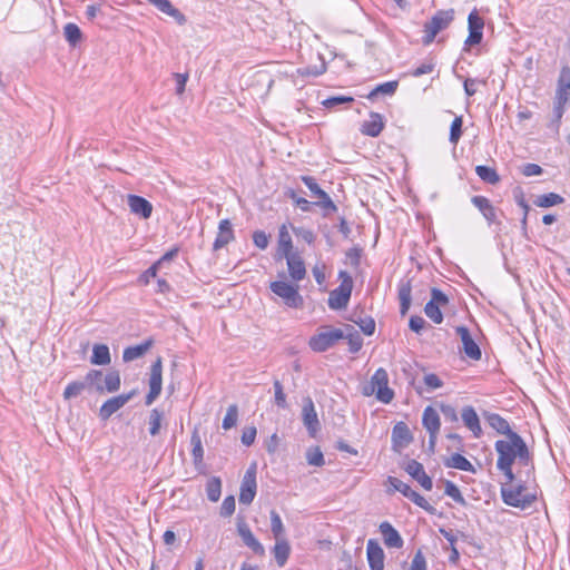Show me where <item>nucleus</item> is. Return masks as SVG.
Segmentation results:
<instances>
[{
	"mask_svg": "<svg viewBox=\"0 0 570 570\" xmlns=\"http://www.w3.org/2000/svg\"><path fill=\"white\" fill-rule=\"evenodd\" d=\"M498 453L497 466L508 480L527 482L522 476H529L533 466L525 442L517 433L495 442Z\"/></svg>",
	"mask_w": 570,
	"mask_h": 570,
	"instance_id": "f257e3e1",
	"label": "nucleus"
},
{
	"mask_svg": "<svg viewBox=\"0 0 570 570\" xmlns=\"http://www.w3.org/2000/svg\"><path fill=\"white\" fill-rule=\"evenodd\" d=\"M515 480L505 479L501 484V497L505 504L525 509L530 507L537 499L535 493L529 491L521 483H514Z\"/></svg>",
	"mask_w": 570,
	"mask_h": 570,
	"instance_id": "f03ea898",
	"label": "nucleus"
},
{
	"mask_svg": "<svg viewBox=\"0 0 570 570\" xmlns=\"http://www.w3.org/2000/svg\"><path fill=\"white\" fill-rule=\"evenodd\" d=\"M376 394V399L385 404L394 397V392L389 387V375L384 368H379L373 374L368 384L363 387V394L370 396Z\"/></svg>",
	"mask_w": 570,
	"mask_h": 570,
	"instance_id": "7ed1b4c3",
	"label": "nucleus"
},
{
	"mask_svg": "<svg viewBox=\"0 0 570 570\" xmlns=\"http://www.w3.org/2000/svg\"><path fill=\"white\" fill-rule=\"evenodd\" d=\"M338 278L341 279L340 286L333 289L328 296V306L332 309L345 308L353 289V279L347 272L341 271Z\"/></svg>",
	"mask_w": 570,
	"mask_h": 570,
	"instance_id": "20e7f679",
	"label": "nucleus"
},
{
	"mask_svg": "<svg viewBox=\"0 0 570 570\" xmlns=\"http://www.w3.org/2000/svg\"><path fill=\"white\" fill-rule=\"evenodd\" d=\"M269 288L275 295L281 297L288 307L298 308L303 306V297L298 292V285L276 281L271 283Z\"/></svg>",
	"mask_w": 570,
	"mask_h": 570,
	"instance_id": "39448f33",
	"label": "nucleus"
},
{
	"mask_svg": "<svg viewBox=\"0 0 570 570\" xmlns=\"http://www.w3.org/2000/svg\"><path fill=\"white\" fill-rule=\"evenodd\" d=\"M454 18V11L451 10H442L439 11L429 22L424 26V32L425 36L423 37V43L429 45L431 43L435 36L446 28L449 23Z\"/></svg>",
	"mask_w": 570,
	"mask_h": 570,
	"instance_id": "423d86ee",
	"label": "nucleus"
},
{
	"mask_svg": "<svg viewBox=\"0 0 570 570\" xmlns=\"http://www.w3.org/2000/svg\"><path fill=\"white\" fill-rule=\"evenodd\" d=\"M345 336V332L340 328H326L309 340V346L315 352H324L336 344Z\"/></svg>",
	"mask_w": 570,
	"mask_h": 570,
	"instance_id": "0eeeda50",
	"label": "nucleus"
},
{
	"mask_svg": "<svg viewBox=\"0 0 570 570\" xmlns=\"http://www.w3.org/2000/svg\"><path fill=\"white\" fill-rule=\"evenodd\" d=\"M256 464L253 463L243 476L239 492V502L245 505L250 504L256 495Z\"/></svg>",
	"mask_w": 570,
	"mask_h": 570,
	"instance_id": "6e6552de",
	"label": "nucleus"
},
{
	"mask_svg": "<svg viewBox=\"0 0 570 570\" xmlns=\"http://www.w3.org/2000/svg\"><path fill=\"white\" fill-rule=\"evenodd\" d=\"M432 297L424 307L425 315L435 324H440L443 320L441 306L448 303V297L436 288H432Z\"/></svg>",
	"mask_w": 570,
	"mask_h": 570,
	"instance_id": "1a4fd4ad",
	"label": "nucleus"
},
{
	"mask_svg": "<svg viewBox=\"0 0 570 570\" xmlns=\"http://www.w3.org/2000/svg\"><path fill=\"white\" fill-rule=\"evenodd\" d=\"M389 484L395 490L401 492L404 497L413 501L416 505L430 511L432 508L429 502L416 491L412 490L411 487L397 478L389 476Z\"/></svg>",
	"mask_w": 570,
	"mask_h": 570,
	"instance_id": "9d476101",
	"label": "nucleus"
},
{
	"mask_svg": "<svg viewBox=\"0 0 570 570\" xmlns=\"http://www.w3.org/2000/svg\"><path fill=\"white\" fill-rule=\"evenodd\" d=\"M469 36L465 38V45L475 46L483 39L484 20L474 10L468 17Z\"/></svg>",
	"mask_w": 570,
	"mask_h": 570,
	"instance_id": "9b49d317",
	"label": "nucleus"
},
{
	"mask_svg": "<svg viewBox=\"0 0 570 570\" xmlns=\"http://www.w3.org/2000/svg\"><path fill=\"white\" fill-rule=\"evenodd\" d=\"M161 360L158 358L150 368L149 393L146 396V405H150L160 394L163 385Z\"/></svg>",
	"mask_w": 570,
	"mask_h": 570,
	"instance_id": "f8f14e48",
	"label": "nucleus"
},
{
	"mask_svg": "<svg viewBox=\"0 0 570 570\" xmlns=\"http://www.w3.org/2000/svg\"><path fill=\"white\" fill-rule=\"evenodd\" d=\"M302 420L308 433L312 436H315L316 433L320 431L321 425L315 410V405L309 396L303 400Z\"/></svg>",
	"mask_w": 570,
	"mask_h": 570,
	"instance_id": "ddd939ff",
	"label": "nucleus"
},
{
	"mask_svg": "<svg viewBox=\"0 0 570 570\" xmlns=\"http://www.w3.org/2000/svg\"><path fill=\"white\" fill-rule=\"evenodd\" d=\"M135 395V391L128 394H121L115 397L107 400L99 410V416L102 421L108 420L114 413L120 410L125 404H127L132 396Z\"/></svg>",
	"mask_w": 570,
	"mask_h": 570,
	"instance_id": "4468645a",
	"label": "nucleus"
},
{
	"mask_svg": "<svg viewBox=\"0 0 570 570\" xmlns=\"http://www.w3.org/2000/svg\"><path fill=\"white\" fill-rule=\"evenodd\" d=\"M237 533L242 538L244 544L248 547L255 554L259 557L265 554V548L256 539L249 527L244 521L237 523Z\"/></svg>",
	"mask_w": 570,
	"mask_h": 570,
	"instance_id": "2eb2a0df",
	"label": "nucleus"
},
{
	"mask_svg": "<svg viewBox=\"0 0 570 570\" xmlns=\"http://www.w3.org/2000/svg\"><path fill=\"white\" fill-rule=\"evenodd\" d=\"M405 471L415 479L423 489L430 491L433 487L431 478L425 473L423 465L415 461L410 460L405 465Z\"/></svg>",
	"mask_w": 570,
	"mask_h": 570,
	"instance_id": "dca6fc26",
	"label": "nucleus"
},
{
	"mask_svg": "<svg viewBox=\"0 0 570 570\" xmlns=\"http://www.w3.org/2000/svg\"><path fill=\"white\" fill-rule=\"evenodd\" d=\"M366 554L371 570H383L384 552L375 540L370 539L367 541Z\"/></svg>",
	"mask_w": 570,
	"mask_h": 570,
	"instance_id": "f3484780",
	"label": "nucleus"
},
{
	"mask_svg": "<svg viewBox=\"0 0 570 570\" xmlns=\"http://www.w3.org/2000/svg\"><path fill=\"white\" fill-rule=\"evenodd\" d=\"M287 262L288 273L293 281L299 282L306 276V268L302 257L297 253L284 256Z\"/></svg>",
	"mask_w": 570,
	"mask_h": 570,
	"instance_id": "a211bd4d",
	"label": "nucleus"
},
{
	"mask_svg": "<svg viewBox=\"0 0 570 570\" xmlns=\"http://www.w3.org/2000/svg\"><path fill=\"white\" fill-rule=\"evenodd\" d=\"M127 203L130 212L135 215H139L142 218H149L153 212L151 204L144 197L137 195H128Z\"/></svg>",
	"mask_w": 570,
	"mask_h": 570,
	"instance_id": "6ab92c4d",
	"label": "nucleus"
},
{
	"mask_svg": "<svg viewBox=\"0 0 570 570\" xmlns=\"http://www.w3.org/2000/svg\"><path fill=\"white\" fill-rule=\"evenodd\" d=\"M234 239L233 225L229 219L220 220L218 225V234L214 242L213 249L218 250L225 247Z\"/></svg>",
	"mask_w": 570,
	"mask_h": 570,
	"instance_id": "aec40b11",
	"label": "nucleus"
},
{
	"mask_svg": "<svg viewBox=\"0 0 570 570\" xmlns=\"http://www.w3.org/2000/svg\"><path fill=\"white\" fill-rule=\"evenodd\" d=\"M380 532L383 535L384 543L387 548L400 549L403 547V539L400 533L387 521L380 524Z\"/></svg>",
	"mask_w": 570,
	"mask_h": 570,
	"instance_id": "412c9836",
	"label": "nucleus"
},
{
	"mask_svg": "<svg viewBox=\"0 0 570 570\" xmlns=\"http://www.w3.org/2000/svg\"><path fill=\"white\" fill-rule=\"evenodd\" d=\"M570 98V68L568 66H563L561 68L559 80H558V89H557V100L559 105H562L568 101Z\"/></svg>",
	"mask_w": 570,
	"mask_h": 570,
	"instance_id": "4be33fe9",
	"label": "nucleus"
},
{
	"mask_svg": "<svg viewBox=\"0 0 570 570\" xmlns=\"http://www.w3.org/2000/svg\"><path fill=\"white\" fill-rule=\"evenodd\" d=\"M392 441L396 448H405L412 441V434L409 426L404 422H399L392 430Z\"/></svg>",
	"mask_w": 570,
	"mask_h": 570,
	"instance_id": "5701e85b",
	"label": "nucleus"
},
{
	"mask_svg": "<svg viewBox=\"0 0 570 570\" xmlns=\"http://www.w3.org/2000/svg\"><path fill=\"white\" fill-rule=\"evenodd\" d=\"M384 128L383 117L377 112H371L370 119L362 124V134L370 137H377Z\"/></svg>",
	"mask_w": 570,
	"mask_h": 570,
	"instance_id": "b1692460",
	"label": "nucleus"
},
{
	"mask_svg": "<svg viewBox=\"0 0 570 570\" xmlns=\"http://www.w3.org/2000/svg\"><path fill=\"white\" fill-rule=\"evenodd\" d=\"M278 567H284L291 554V546L286 538L275 539V546L272 550Z\"/></svg>",
	"mask_w": 570,
	"mask_h": 570,
	"instance_id": "393cba45",
	"label": "nucleus"
},
{
	"mask_svg": "<svg viewBox=\"0 0 570 570\" xmlns=\"http://www.w3.org/2000/svg\"><path fill=\"white\" fill-rule=\"evenodd\" d=\"M161 12L173 17L178 24L183 26L186 22V17L176 9L169 0H148Z\"/></svg>",
	"mask_w": 570,
	"mask_h": 570,
	"instance_id": "a878e982",
	"label": "nucleus"
},
{
	"mask_svg": "<svg viewBox=\"0 0 570 570\" xmlns=\"http://www.w3.org/2000/svg\"><path fill=\"white\" fill-rule=\"evenodd\" d=\"M484 417L492 429H494L498 433L504 434L505 438H509V434L513 433L510 430L508 421L501 417L499 414L484 413Z\"/></svg>",
	"mask_w": 570,
	"mask_h": 570,
	"instance_id": "bb28decb",
	"label": "nucleus"
},
{
	"mask_svg": "<svg viewBox=\"0 0 570 570\" xmlns=\"http://www.w3.org/2000/svg\"><path fill=\"white\" fill-rule=\"evenodd\" d=\"M411 282L409 279L402 281L399 285V299H400V312L405 315L411 306Z\"/></svg>",
	"mask_w": 570,
	"mask_h": 570,
	"instance_id": "cd10ccee",
	"label": "nucleus"
},
{
	"mask_svg": "<svg viewBox=\"0 0 570 570\" xmlns=\"http://www.w3.org/2000/svg\"><path fill=\"white\" fill-rule=\"evenodd\" d=\"M422 423L429 433L439 432L440 417L438 412L433 407L428 406L423 412Z\"/></svg>",
	"mask_w": 570,
	"mask_h": 570,
	"instance_id": "c85d7f7f",
	"label": "nucleus"
},
{
	"mask_svg": "<svg viewBox=\"0 0 570 570\" xmlns=\"http://www.w3.org/2000/svg\"><path fill=\"white\" fill-rule=\"evenodd\" d=\"M471 202L482 213L488 222H494L495 212L489 199L483 196H474L472 197Z\"/></svg>",
	"mask_w": 570,
	"mask_h": 570,
	"instance_id": "c756f323",
	"label": "nucleus"
},
{
	"mask_svg": "<svg viewBox=\"0 0 570 570\" xmlns=\"http://www.w3.org/2000/svg\"><path fill=\"white\" fill-rule=\"evenodd\" d=\"M109 348L105 344H96L92 350L90 362L96 365H108L110 363Z\"/></svg>",
	"mask_w": 570,
	"mask_h": 570,
	"instance_id": "7c9ffc66",
	"label": "nucleus"
},
{
	"mask_svg": "<svg viewBox=\"0 0 570 570\" xmlns=\"http://www.w3.org/2000/svg\"><path fill=\"white\" fill-rule=\"evenodd\" d=\"M151 346V341H146L145 343L129 346L124 351L122 358L125 362H131L139 357H141Z\"/></svg>",
	"mask_w": 570,
	"mask_h": 570,
	"instance_id": "2f4dec72",
	"label": "nucleus"
},
{
	"mask_svg": "<svg viewBox=\"0 0 570 570\" xmlns=\"http://www.w3.org/2000/svg\"><path fill=\"white\" fill-rule=\"evenodd\" d=\"M465 428H468L475 438H480L482 434L479 416L472 407H465Z\"/></svg>",
	"mask_w": 570,
	"mask_h": 570,
	"instance_id": "473e14b6",
	"label": "nucleus"
},
{
	"mask_svg": "<svg viewBox=\"0 0 570 570\" xmlns=\"http://www.w3.org/2000/svg\"><path fill=\"white\" fill-rule=\"evenodd\" d=\"M278 247L283 256L292 254V237L288 233L286 225H282L278 232Z\"/></svg>",
	"mask_w": 570,
	"mask_h": 570,
	"instance_id": "72a5a7b5",
	"label": "nucleus"
},
{
	"mask_svg": "<svg viewBox=\"0 0 570 570\" xmlns=\"http://www.w3.org/2000/svg\"><path fill=\"white\" fill-rule=\"evenodd\" d=\"M207 498L212 502H217L222 493V481L217 476H213L206 484Z\"/></svg>",
	"mask_w": 570,
	"mask_h": 570,
	"instance_id": "f704fd0d",
	"label": "nucleus"
},
{
	"mask_svg": "<svg viewBox=\"0 0 570 570\" xmlns=\"http://www.w3.org/2000/svg\"><path fill=\"white\" fill-rule=\"evenodd\" d=\"M271 531L274 539L285 538V527L279 514L275 510L271 511Z\"/></svg>",
	"mask_w": 570,
	"mask_h": 570,
	"instance_id": "c9c22d12",
	"label": "nucleus"
},
{
	"mask_svg": "<svg viewBox=\"0 0 570 570\" xmlns=\"http://www.w3.org/2000/svg\"><path fill=\"white\" fill-rule=\"evenodd\" d=\"M102 372L97 370H91L87 373L85 377V383L87 386L94 387L97 392L102 393L104 392V385H102Z\"/></svg>",
	"mask_w": 570,
	"mask_h": 570,
	"instance_id": "e433bc0d",
	"label": "nucleus"
},
{
	"mask_svg": "<svg viewBox=\"0 0 570 570\" xmlns=\"http://www.w3.org/2000/svg\"><path fill=\"white\" fill-rule=\"evenodd\" d=\"M104 392L107 391L109 393L116 392L120 387V375L117 371L109 372L104 377Z\"/></svg>",
	"mask_w": 570,
	"mask_h": 570,
	"instance_id": "4c0bfd02",
	"label": "nucleus"
},
{
	"mask_svg": "<svg viewBox=\"0 0 570 570\" xmlns=\"http://www.w3.org/2000/svg\"><path fill=\"white\" fill-rule=\"evenodd\" d=\"M164 413L158 409H153L149 414V433L155 436L159 433Z\"/></svg>",
	"mask_w": 570,
	"mask_h": 570,
	"instance_id": "58836bf2",
	"label": "nucleus"
},
{
	"mask_svg": "<svg viewBox=\"0 0 570 570\" xmlns=\"http://www.w3.org/2000/svg\"><path fill=\"white\" fill-rule=\"evenodd\" d=\"M478 176L488 184H497L500 178L497 171L488 166H478L475 168Z\"/></svg>",
	"mask_w": 570,
	"mask_h": 570,
	"instance_id": "ea45409f",
	"label": "nucleus"
},
{
	"mask_svg": "<svg viewBox=\"0 0 570 570\" xmlns=\"http://www.w3.org/2000/svg\"><path fill=\"white\" fill-rule=\"evenodd\" d=\"M482 352L479 345L472 340L468 331L465 330V356L472 360H480Z\"/></svg>",
	"mask_w": 570,
	"mask_h": 570,
	"instance_id": "a19ab883",
	"label": "nucleus"
},
{
	"mask_svg": "<svg viewBox=\"0 0 570 570\" xmlns=\"http://www.w3.org/2000/svg\"><path fill=\"white\" fill-rule=\"evenodd\" d=\"M238 420V407L236 404H232L228 406L226 415L223 420V429L230 430L234 428Z\"/></svg>",
	"mask_w": 570,
	"mask_h": 570,
	"instance_id": "79ce46f5",
	"label": "nucleus"
},
{
	"mask_svg": "<svg viewBox=\"0 0 570 570\" xmlns=\"http://www.w3.org/2000/svg\"><path fill=\"white\" fill-rule=\"evenodd\" d=\"M63 35L67 41L72 46L81 39V31L75 23H67L63 28Z\"/></svg>",
	"mask_w": 570,
	"mask_h": 570,
	"instance_id": "37998d69",
	"label": "nucleus"
},
{
	"mask_svg": "<svg viewBox=\"0 0 570 570\" xmlns=\"http://www.w3.org/2000/svg\"><path fill=\"white\" fill-rule=\"evenodd\" d=\"M562 202H563V198L560 195L550 193V194L539 196L535 204L539 207H551L554 205H559Z\"/></svg>",
	"mask_w": 570,
	"mask_h": 570,
	"instance_id": "c03bdc74",
	"label": "nucleus"
},
{
	"mask_svg": "<svg viewBox=\"0 0 570 570\" xmlns=\"http://www.w3.org/2000/svg\"><path fill=\"white\" fill-rule=\"evenodd\" d=\"M396 88H397L396 81H389V82L381 83L371 91V94L368 95V98H374L379 95H393L395 92Z\"/></svg>",
	"mask_w": 570,
	"mask_h": 570,
	"instance_id": "a18cd8bd",
	"label": "nucleus"
},
{
	"mask_svg": "<svg viewBox=\"0 0 570 570\" xmlns=\"http://www.w3.org/2000/svg\"><path fill=\"white\" fill-rule=\"evenodd\" d=\"M191 445H193V458L195 464H198L203 461L204 458V449L202 445L200 436L197 432H194L191 435Z\"/></svg>",
	"mask_w": 570,
	"mask_h": 570,
	"instance_id": "49530a36",
	"label": "nucleus"
},
{
	"mask_svg": "<svg viewBox=\"0 0 570 570\" xmlns=\"http://www.w3.org/2000/svg\"><path fill=\"white\" fill-rule=\"evenodd\" d=\"M86 386H87V384L85 383V381H82V382H72V383H70L65 389L63 397L66 400H70L72 397H77L78 395L81 394V392L86 389Z\"/></svg>",
	"mask_w": 570,
	"mask_h": 570,
	"instance_id": "de8ad7c7",
	"label": "nucleus"
},
{
	"mask_svg": "<svg viewBox=\"0 0 570 570\" xmlns=\"http://www.w3.org/2000/svg\"><path fill=\"white\" fill-rule=\"evenodd\" d=\"M306 460H307L308 464L315 465V466H322L325 463L324 455H323L322 451L320 450V448L308 449L306 452Z\"/></svg>",
	"mask_w": 570,
	"mask_h": 570,
	"instance_id": "09e8293b",
	"label": "nucleus"
},
{
	"mask_svg": "<svg viewBox=\"0 0 570 570\" xmlns=\"http://www.w3.org/2000/svg\"><path fill=\"white\" fill-rule=\"evenodd\" d=\"M302 180L315 197H325V191L320 188L318 184L313 177L303 176Z\"/></svg>",
	"mask_w": 570,
	"mask_h": 570,
	"instance_id": "8fccbe9b",
	"label": "nucleus"
},
{
	"mask_svg": "<svg viewBox=\"0 0 570 570\" xmlns=\"http://www.w3.org/2000/svg\"><path fill=\"white\" fill-rule=\"evenodd\" d=\"M348 340L350 351L356 353L361 350L363 340L357 332H348L345 333V336Z\"/></svg>",
	"mask_w": 570,
	"mask_h": 570,
	"instance_id": "3c124183",
	"label": "nucleus"
},
{
	"mask_svg": "<svg viewBox=\"0 0 570 570\" xmlns=\"http://www.w3.org/2000/svg\"><path fill=\"white\" fill-rule=\"evenodd\" d=\"M274 390H275V403L278 407L285 409L287 406L286 402V395L283 391V386L279 381L274 382Z\"/></svg>",
	"mask_w": 570,
	"mask_h": 570,
	"instance_id": "603ef678",
	"label": "nucleus"
},
{
	"mask_svg": "<svg viewBox=\"0 0 570 570\" xmlns=\"http://www.w3.org/2000/svg\"><path fill=\"white\" fill-rule=\"evenodd\" d=\"M293 232L296 237L301 238L307 244H312L315 240V235L311 229L304 227H293Z\"/></svg>",
	"mask_w": 570,
	"mask_h": 570,
	"instance_id": "864d4df0",
	"label": "nucleus"
},
{
	"mask_svg": "<svg viewBox=\"0 0 570 570\" xmlns=\"http://www.w3.org/2000/svg\"><path fill=\"white\" fill-rule=\"evenodd\" d=\"M366 335H372L375 331V322L372 317L361 318L360 321L353 320Z\"/></svg>",
	"mask_w": 570,
	"mask_h": 570,
	"instance_id": "5fc2aeb1",
	"label": "nucleus"
},
{
	"mask_svg": "<svg viewBox=\"0 0 570 570\" xmlns=\"http://www.w3.org/2000/svg\"><path fill=\"white\" fill-rule=\"evenodd\" d=\"M325 71V65L322 63L320 67H305L296 70L297 75L302 77H316L322 75Z\"/></svg>",
	"mask_w": 570,
	"mask_h": 570,
	"instance_id": "6e6d98bb",
	"label": "nucleus"
},
{
	"mask_svg": "<svg viewBox=\"0 0 570 570\" xmlns=\"http://www.w3.org/2000/svg\"><path fill=\"white\" fill-rule=\"evenodd\" d=\"M462 117H455L451 126L450 141L456 144L461 137Z\"/></svg>",
	"mask_w": 570,
	"mask_h": 570,
	"instance_id": "4d7b16f0",
	"label": "nucleus"
},
{
	"mask_svg": "<svg viewBox=\"0 0 570 570\" xmlns=\"http://www.w3.org/2000/svg\"><path fill=\"white\" fill-rule=\"evenodd\" d=\"M253 242L259 249H265L268 246L269 237L263 230H256L253 235Z\"/></svg>",
	"mask_w": 570,
	"mask_h": 570,
	"instance_id": "13d9d810",
	"label": "nucleus"
},
{
	"mask_svg": "<svg viewBox=\"0 0 570 570\" xmlns=\"http://www.w3.org/2000/svg\"><path fill=\"white\" fill-rule=\"evenodd\" d=\"M235 512V499L233 495H228L224 499L220 508V514L229 517Z\"/></svg>",
	"mask_w": 570,
	"mask_h": 570,
	"instance_id": "bf43d9fd",
	"label": "nucleus"
},
{
	"mask_svg": "<svg viewBox=\"0 0 570 570\" xmlns=\"http://www.w3.org/2000/svg\"><path fill=\"white\" fill-rule=\"evenodd\" d=\"M354 99L352 97L347 96H336V97H330L323 101V105L326 108H333L341 104H348L352 102Z\"/></svg>",
	"mask_w": 570,
	"mask_h": 570,
	"instance_id": "052dcab7",
	"label": "nucleus"
},
{
	"mask_svg": "<svg viewBox=\"0 0 570 570\" xmlns=\"http://www.w3.org/2000/svg\"><path fill=\"white\" fill-rule=\"evenodd\" d=\"M410 570H426V561L422 551H417L411 562Z\"/></svg>",
	"mask_w": 570,
	"mask_h": 570,
	"instance_id": "680f3d73",
	"label": "nucleus"
},
{
	"mask_svg": "<svg viewBox=\"0 0 570 570\" xmlns=\"http://www.w3.org/2000/svg\"><path fill=\"white\" fill-rule=\"evenodd\" d=\"M445 493L458 502H463L460 489L450 481L445 482Z\"/></svg>",
	"mask_w": 570,
	"mask_h": 570,
	"instance_id": "e2e57ef3",
	"label": "nucleus"
},
{
	"mask_svg": "<svg viewBox=\"0 0 570 570\" xmlns=\"http://www.w3.org/2000/svg\"><path fill=\"white\" fill-rule=\"evenodd\" d=\"M256 433H257V431H256V428H254V426L245 429L242 434L243 444L246 446L252 445L255 441Z\"/></svg>",
	"mask_w": 570,
	"mask_h": 570,
	"instance_id": "0e129e2a",
	"label": "nucleus"
},
{
	"mask_svg": "<svg viewBox=\"0 0 570 570\" xmlns=\"http://www.w3.org/2000/svg\"><path fill=\"white\" fill-rule=\"evenodd\" d=\"M482 86H484V82L481 80H470L465 78V95L471 96L475 94Z\"/></svg>",
	"mask_w": 570,
	"mask_h": 570,
	"instance_id": "69168bd1",
	"label": "nucleus"
},
{
	"mask_svg": "<svg viewBox=\"0 0 570 570\" xmlns=\"http://www.w3.org/2000/svg\"><path fill=\"white\" fill-rule=\"evenodd\" d=\"M256 81L258 83H266L267 91L273 86L274 80L272 79L271 75L267 71L259 70L255 73Z\"/></svg>",
	"mask_w": 570,
	"mask_h": 570,
	"instance_id": "338daca9",
	"label": "nucleus"
},
{
	"mask_svg": "<svg viewBox=\"0 0 570 570\" xmlns=\"http://www.w3.org/2000/svg\"><path fill=\"white\" fill-rule=\"evenodd\" d=\"M425 324L426 322L421 316H412L409 326L413 332L419 334L424 328Z\"/></svg>",
	"mask_w": 570,
	"mask_h": 570,
	"instance_id": "774afa93",
	"label": "nucleus"
}]
</instances>
